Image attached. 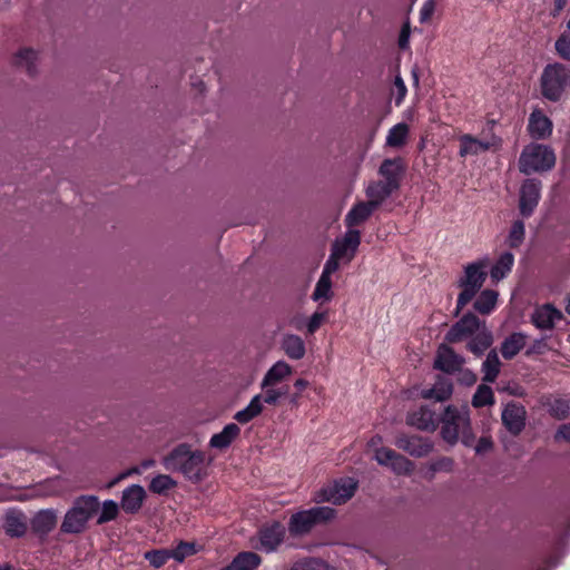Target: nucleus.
<instances>
[{
    "label": "nucleus",
    "instance_id": "33",
    "mask_svg": "<svg viewBox=\"0 0 570 570\" xmlns=\"http://www.w3.org/2000/svg\"><path fill=\"white\" fill-rule=\"evenodd\" d=\"M527 344V335L523 333H513L501 344V353L504 358H513Z\"/></svg>",
    "mask_w": 570,
    "mask_h": 570
},
{
    "label": "nucleus",
    "instance_id": "60",
    "mask_svg": "<svg viewBox=\"0 0 570 570\" xmlns=\"http://www.w3.org/2000/svg\"><path fill=\"white\" fill-rule=\"evenodd\" d=\"M308 385V382L304 379H297L294 383V386L298 390V391H302L304 389H306Z\"/></svg>",
    "mask_w": 570,
    "mask_h": 570
},
{
    "label": "nucleus",
    "instance_id": "42",
    "mask_svg": "<svg viewBox=\"0 0 570 570\" xmlns=\"http://www.w3.org/2000/svg\"><path fill=\"white\" fill-rule=\"evenodd\" d=\"M494 403L493 391L488 385H480L472 399V405L474 407H482L485 405H492Z\"/></svg>",
    "mask_w": 570,
    "mask_h": 570
},
{
    "label": "nucleus",
    "instance_id": "50",
    "mask_svg": "<svg viewBox=\"0 0 570 570\" xmlns=\"http://www.w3.org/2000/svg\"><path fill=\"white\" fill-rule=\"evenodd\" d=\"M291 570H332L325 562L317 559H307L296 562Z\"/></svg>",
    "mask_w": 570,
    "mask_h": 570
},
{
    "label": "nucleus",
    "instance_id": "22",
    "mask_svg": "<svg viewBox=\"0 0 570 570\" xmlns=\"http://www.w3.org/2000/svg\"><path fill=\"white\" fill-rule=\"evenodd\" d=\"M281 348L284 354L293 361L302 360L306 354V345L304 340L293 333H285L281 338Z\"/></svg>",
    "mask_w": 570,
    "mask_h": 570
},
{
    "label": "nucleus",
    "instance_id": "6",
    "mask_svg": "<svg viewBox=\"0 0 570 570\" xmlns=\"http://www.w3.org/2000/svg\"><path fill=\"white\" fill-rule=\"evenodd\" d=\"M261 389L262 393L254 395L249 401L248 405L235 414L234 419L237 422L242 424L250 422L253 419L257 417L264 411L265 404L276 406L288 394V386L286 385L265 386L264 381H262Z\"/></svg>",
    "mask_w": 570,
    "mask_h": 570
},
{
    "label": "nucleus",
    "instance_id": "28",
    "mask_svg": "<svg viewBox=\"0 0 570 570\" xmlns=\"http://www.w3.org/2000/svg\"><path fill=\"white\" fill-rule=\"evenodd\" d=\"M397 188L393 185L380 180L370 183L365 189V194L368 202L377 208Z\"/></svg>",
    "mask_w": 570,
    "mask_h": 570
},
{
    "label": "nucleus",
    "instance_id": "43",
    "mask_svg": "<svg viewBox=\"0 0 570 570\" xmlns=\"http://www.w3.org/2000/svg\"><path fill=\"white\" fill-rule=\"evenodd\" d=\"M119 512V505L114 500H106L100 509V513L97 519L98 524H104L112 521L117 518Z\"/></svg>",
    "mask_w": 570,
    "mask_h": 570
},
{
    "label": "nucleus",
    "instance_id": "31",
    "mask_svg": "<svg viewBox=\"0 0 570 570\" xmlns=\"http://www.w3.org/2000/svg\"><path fill=\"white\" fill-rule=\"evenodd\" d=\"M262 560L258 554L252 551L238 553L234 560L222 570H255Z\"/></svg>",
    "mask_w": 570,
    "mask_h": 570
},
{
    "label": "nucleus",
    "instance_id": "39",
    "mask_svg": "<svg viewBox=\"0 0 570 570\" xmlns=\"http://www.w3.org/2000/svg\"><path fill=\"white\" fill-rule=\"evenodd\" d=\"M498 296V292L493 289L482 291L474 302V309L481 314H490L497 305Z\"/></svg>",
    "mask_w": 570,
    "mask_h": 570
},
{
    "label": "nucleus",
    "instance_id": "40",
    "mask_svg": "<svg viewBox=\"0 0 570 570\" xmlns=\"http://www.w3.org/2000/svg\"><path fill=\"white\" fill-rule=\"evenodd\" d=\"M409 131V126L404 122L394 125L386 135V146L393 148L402 147L406 142Z\"/></svg>",
    "mask_w": 570,
    "mask_h": 570
},
{
    "label": "nucleus",
    "instance_id": "32",
    "mask_svg": "<svg viewBox=\"0 0 570 570\" xmlns=\"http://www.w3.org/2000/svg\"><path fill=\"white\" fill-rule=\"evenodd\" d=\"M453 392V386L450 380L439 379L433 387L425 389L421 392L423 399H433L438 402L448 400Z\"/></svg>",
    "mask_w": 570,
    "mask_h": 570
},
{
    "label": "nucleus",
    "instance_id": "12",
    "mask_svg": "<svg viewBox=\"0 0 570 570\" xmlns=\"http://www.w3.org/2000/svg\"><path fill=\"white\" fill-rule=\"evenodd\" d=\"M459 156L469 157L478 156L491 149H498L501 147V138L495 135L489 137L478 138L470 134L459 136Z\"/></svg>",
    "mask_w": 570,
    "mask_h": 570
},
{
    "label": "nucleus",
    "instance_id": "51",
    "mask_svg": "<svg viewBox=\"0 0 570 570\" xmlns=\"http://www.w3.org/2000/svg\"><path fill=\"white\" fill-rule=\"evenodd\" d=\"M327 320L326 312H315L306 322V331L314 334Z\"/></svg>",
    "mask_w": 570,
    "mask_h": 570
},
{
    "label": "nucleus",
    "instance_id": "59",
    "mask_svg": "<svg viewBox=\"0 0 570 570\" xmlns=\"http://www.w3.org/2000/svg\"><path fill=\"white\" fill-rule=\"evenodd\" d=\"M461 381L466 385H472L476 382V375L471 371H463L461 374Z\"/></svg>",
    "mask_w": 570,
    "mask_h": 570
},
{
    "label": "nucleus",
    "instance_id": "9",
    "mask_svg": "<svg viewBox=\"0 0 570 570\" xmlns=\"http://www.w3.org/2000/svg\"><path fill=\"white\" fill-rule=\"evenodd\" d=\"M334 515L335 511L330 507L303 510L291 517L288 530L293 535H303L308 533L315 524L332 520Z\"/></svg>",
    "mask_w": 570,
    "mask_h": 570
},
{
    "label": "nucleus",
    "instance_id": "35",
    "mask_svg": "<svg viewBox=\"0 0 570 570\" xmlns=\"http://www.w3.org/2000/svg\"><path fill=\"white\" fill-rule=\"evenodd\" d=\"M501 368V361L499 358V355L495 350H491L484 362L482 363V373H483V381L488 383H493Z\"/></svg>",
    "mask_w": 570,
    "mask_h": 570
},
{
    "label": "nucleus",
    "instance_id": "45",
    "mask_svg": "<svg viewBox=\"0 0 570 570\" xmlns=\"http://www.w3.org/2000/svg\"><path fill=\"white\" fill-rule=\"evenodd\" d=\"M453 468L454 461L448 456L439 458L431 462L429 465L431 476H434V474L438 472L450 473L453 471Z\"/></svg>",
    "mask_w": 570,
    "mask_h": 570
},
{
    "label": "nucleus",
    "instance_id": "20",
    "mask_svg": "<svg viewBox=\"0 0 570 570\" xmlns=\"http://www.w3.org/2000/svg\"><path fill=\"white\" fill-rule=\"evenodd\" d=\"M528 131L535 139H544L552 134V121L539 109L529 117Z\"/></svg>",
    "mask_w": 570,
    "mask_h": 570
},
{
    "label": "nucleus",
    "instance_id": "30",
    "mask_svg": "<svg viewBox=\"0 0 570 570\" xmlns=\"http://www.w3.org/2000/svg\"><path fill=\"white\" fill-rule=\"evenodd\" d=\"M402 170L399 159H385L379 169V174L384 178L383 181L399 188Z\"/></svg>",
    "mask_w": 570,
    "mask_h": 570
},
{
    "label": "nucleus",
    "instance_id": "24",
    "mask_svg": "<svg viewBox=\"0 0 570 570\" xmlns=\"http://www.w3.org/2000/svg\"><path fill=\"white\" fill-rule=\"evenodd\" d=\"M145 498V489L134 484L124 490L120 505L125 512L136 513L141 508Z\"/></svg>",
    "mask_w": 570,
    "mask_h": 570
},
{
    "label": "nucleus",
    "instance_id": "36",
    "mask_svg": "<svg viewBox=\"0 0 570 570\" xmlns=\"http://www.w3.org/2000/svg\"><path fill=\"white\" fill-rule=\"evenodd\" d=\"M38 60V53L30 48H23L16 52L13 57V63L21 69H24L28 73H33L36 70V62Z\"/></svg>",
    "mask_w": 570,
    "mask_h": 570
},
{
    "label": "nucleus",
    "instance_id": "5",
    "mask_svg": "<svg viewBox=\"0 0 570 570\" xmlns=\"http://www.w3.org/2000/svg\"><path fill=\"white\" fill-rule=\"evenodd\" d=\"M100 503L95 495H81L77 498L72 507L67 511L61 523L63 533L82 532L88 521L99 511Z\"/></svg>",
    "mask_w": 570,
    "mask_h": 570
},
{
    "label": "nucleus",
    "instance_id": "48",
    "mask_svg": "<svg viewBox=\"0 0 570 570\" xmlns=\"http://www.w3.org/2000/svg\"><path fill=\"white\" fill-rule=\"evenodd\" d=\"M145 558L153 567L160 568L173 557L169 550H154L146 552Z\"/></svg>",
    "mask_w": 570,
    "mask_h": 570
},
{
    "label": "nucleus",
    "instance_id": "47",
    "mask_svg": "<svg viewBox=\"0 0 570 570\" xmlns=\"http://www.w3.org/2000/svg\"><path fill=\"white\" fill-rule=\"evenodd\" d=\"M556 51L560 58L570 61V32H563L554 43Z\"/></svg>",
    "mask_w": 570,
    "mask_h": 570
},
{
    "label": "nucleus",
    "instance_id": "46",
    "mask_svg": "<svg viewBox=\"0 0 570 570\" xmlns=\"http://www.w3.org/2000/svg\"><path fill=\"white\" fill-rule=\"evenodd\" d=\"M173 559L183 562L186 557L196 553L195 544L191 542H180L175 549L169 550Z\"/></svg>",
    "mask_w": 570,
    "mask_h": 570
},
{
    "label": "nucleus",
    "instance_id": "1",
    "mask_svg": "<svg viewBox=\"0 0 570 570\" xmlns=\"http://www.w3.org/2000/svg\"><path fill=\"white\" fill-rule=\"evenodd\" d=\"M212 460L205 452L194 450L188 443H180L163 458V465L167 471L179 472L187 480L198 483L207 476V469Z\"/></svg>",
    "mask_w": 570,
    "mask_h": 570
},
{
    "label": "nucleus",
    "instance_id": "34",
    "mask_svg": "<svg viewBox=\"0 0 570 570\" xmlns=\"http://www.w3.org/2000/svg\"><path fill=\"white\" fill-rule=\"evenodd\" d=\"M513 263L514 256L511 253L505 252L501 254L495 264L491 267V279L493 282L503 279L511 272Z\"/></svg>",
    "mask_w": 570,
    "mask_h": 570
},
{
    "label": "nucleus",
    "instance_id": "63",
    "mask_svg": "<svg viewBox=\"0 0 570 570\" xmlns=\"http://www.w3.org/2000/svg\"><path fill=\"white\" fill-rule=\"evenodd\" d=\"M566 312L570 315V296L567 299Z\"/></svg>",
    "mask_w": 570,
    "mask_h": 570
},
{
    "label": "nucleus",
    "instance_id": "4",
    "mask_svg": "<svg viewBox=\"0 0 570 570\" xmlns=\"http://www.w3.org/2000/svg\"><path fill=\"white\" fill-rule=\"evenodd\" d=\"M540 89L549 101H559L570 89V65L548 63L540 76Z\"/></svg>",
    "mask_w": 570,
    "mask_h": 570
},
{
    "label": "nucleus",
    "instance_id": "13",
    "mask_svg": "<svg viewBox=\"0 0 570 570\" xmlns=\"http://www.w3.org/2000/svg\"><path fill=\"white\" fill-rule=\"evenodd\" d=\"M373 459L396 475H410L414 471V463L411 460L390 448L377 450Z\"/></svg>",
    "mask_w": 570,
    "mask_h": 570
},
{
    "label": "nucleus",
    "instance_id": "54",
    "mask_svg": "<svg viewBox=\"0 0 570 570\" xmlns=\"http://www.w3.org/2000/svg\"><path fill=\"white\" fill-rule=\"evenodd\" d=\"M472 446L476 454H484L492 449L493 442L490 436L484 435L481 436L476 443L474 442Z\"/></svg>",
    "mask_w": 570,
    "mask_h": 570
},
{
    "label": "nucleus",
    "instance_id": "53",
    "mask_svg": "<svg viewBox=\"0 0 570 570\" xmlns=\"http://www.w3.org/2000/svg\"><path fill=\"white\" fill-rule=\"evenodd\" d=\"M550 412L553 416L558 419L564 417L569 412V404L562 400H556L550 405Z\"/></svg>",
    "mask_w": 570,
    "mask_h": 570
},
{
    "label": "nucleus",
    "instance_id": "37",
    "mask_svg": "<svg viewBox=\"0 0 570 570\" xmlns=\"http://www.w3.org/2000/svg\"><path fill=\"white\" fill-rule=\"evenodd\" d=\"M62 492V487L60 485V481L58 479L47 480L42 483H39L33 490L32 493L21 498L20 500L31 499V498H40V497H53L58 495Z\"/></svg>",
    "mask_w": 570,
    "mask_h": 570
},
{
    "label": "nucleus",
    "instance_id": "14",
    "mask_svg": "<svg viewBox=\"0 0 570 570\" xmlns=\"http://www.w3.org/2000/svg\"><path fill=\"white\" fill-rule=\"evenodd\" d=\"M541 183L537 179H527L520 189V213L524 217L532 215L540 199Z\"/></svg>",
    "mask_w": 570,
    "mask_h": 570
},
{
    "label": "nucleus",
    "instance_id": "38",
    "mask_svg": "<svg viewBox=\"0 0 570 570\" xmlns=\"http://www.w3.org/2000/svg\"><path fill=\"white\" fill-rule=\"evenodd\" d=\"M6 532L11 537H21L27 531L26 518L21 513L10 512L6 517Z\"/></svg>",
    "mask_w": 570,
    "mask_h": 570
},
{
    "label": "nucleus",
    "instance_id": "8",
    "mask_svg": "<svg viewBox=\"0 0 570 570\" xmlns=\"http://www.w3.org/2000/svg\"><path fill=\"white\" fill-rule=\"evenodd\" d=\"M556 159V154L549 146L532 142L522 149L519 169L524 175L548 171L554 167Z\"/></svg>",
    "mask_w": 570,
    "mask_h": 570
},
{
    "label": "nucleus",
    "instance_id": "15",
    "mask_svg": "<svg viewBox=\"0 0 570 570\" xmlns=\"http://www.w3.org/2000/svg\"><path fill=\"white\" fill-rule=\"evenodd\" d=\"M284 537L285 528L281 523L274 522L259 531L258 543L255 547L265 552H273L283 542Z\"/></svg>",
    "mask_w": 570,
    "mask_h": 570
},
{
    "label": "nucleus",
    "instance_id": "58",
    "mask_svg": "<svg viewBox=\"0 0 570 570\" xmlns=\"http://www.w3.org/2000/svg\"><path fill=\"white\" fill-rule=\"evenodd\" d=\"M409 39H410V28H409V26H404L402 28L400 37H399L400 48L405 49L409 46Z\"/></svg>",
    "mask_w": 570,
    "mask_h": 570
},
{
    "label": "nucleus",
    "instance_id": "17",
    "mask_svg": "<svg viewBox=\"0 0 570 570\" xmlns=\"http://www.w3.org/2000/svg\"><path fill=\"white\" fill-rule=\"evenodd\" d=\"M463 363L464 358L456 354L446 344H441L439 346L434 361L435 368L445 373H454L461 370Z\"/></svg>",
    "mask_w": 570,
    "mask_h": 570
},
{
    "label": "nucleus",
    "instance_id": "2",
    "mask_svg": "<svg viewBox=\"0 0 570 570\" xmlns=\"http://www.w3.org/2000/svg\"><path fill=\"white\" fill-rule=\"evenodd\" d=\"M445 341L452 344L466 341L468 350L480 356L492 345L493 336L484 322L474 314L468 313L451 326Z\"/></svg>",
    "mask_w": 570,
    "mask_h": 570
},
{
    "label": "nucleus",
    "instance_id": "57",
    "mask_svg": "<svg viewBox=\"0 0 570 570\" xmlns=\"http://www.w3.org/2000/svg\"><path fill=\"white\" fill-rule=\"evenodd\" d=\"M383 439L380 435H374L367 442V448L376 455L377 450L386 449V446L382 445Z\"/></svg>",
    "mask_w": 570,
    "mask_h": 570
},
{
    "label": "nucleus",
    "instance_id": "56",
    "mask_svg": "<svg viewBox=\"0 0 570 570\" xmlns=\"http://www.w3.org/2000/svg\"><path fill=\"white\" fill-rule=\"evenodd\" d=\"M556 440L557 441H567V442H570V423L568 424H562L557 433H556Z\"/></svg>",
    "mask_w": 570,
    "mask_h": 570
},
{
    "label": "nucleus",
    "instance_id": "26",
    "mask_svg": "<svg viewBox=\"0 0 570 570\" xmlns=\"http://www.w3.org/2000/svg\"><path fill=\"white\" fill-rule=\"evenodd\" d=\"M376 209L368 200L367 202H358L355 204L345 216V225L348 229H354L355 226H358L366 222L373 212Z\"/></svg>",
    "mask_w": 570,
    "mask_h": 570
},
{
    "label": "nucleus",
    "instance_id": "21",
    "mask_svg": "<svg viewBox=\"0 0 570 570\" xmlns=\"http://www.w3.org/2000/svg\"><path fill=\"white\" fill-rule=\"evenodd\" d=\"M336 267L331 264H325L323 272L315 285L312 294V299L315 302L330 301L333 296L332 292V274L336 272Z\"/></svg>",
    "mask_w": 570,
    "mask_h": 570
},
{
    "label": "nucleus",
    "instance_id": "29",
    "mask_svg": "<svg viewBox=\"0 0 570 570\" xmlns=\"http://www.w3.org/2000/svg\"><path fill=\"white\" fill-rule=\"evenodd\" d=\"M239 433V426L235 423H229L219 433L210 438L209 446L218 450L227 449Z\"/></svg>",
    "mask_w": 570,
    "mask_h": 570
},
{
    "label": "nucleus",
    "instance_id": "11",
    "mask_svg": "<svg viewBox=\"0 0 570 570\" xmlns=\"http://www.w3.org/2000/svg\"><path fill=\"white\" fill-rule=\"evenodd\" d=\"M356 488L357 482L355 480L351 478L340 479L317 491L314 494V501L317 503L343 504L354 495Z\"/></svg>",
    "mask_w": 570,
    "mask_h": 570
},
{
    "label": "nucleus",
    "instance_id": "62",
    "mask_svg": "<svg viewBox=\"0 0 570 570\" xmlns=\"http://www.w3.org/2000/svg\"><path fill=\"white\" fill-rule=\"evenodd\" d=\"M567 0H554L556 11L559 12L566 6Z\"/></svg>",
    "mask_w": 570,
    "mask_h": 570
},
{
    "label": "nucleus",
    "instance_id": "61",
    "mask_svg": "<svg viewBox=\"0 0 570 570\" xmlns=\"http://www.w3.org/2000/svg\"><path fill=\"white\" fill-rule=\"evenodd\" d=\"M154 465H155V460H151V459H150V460H145V461H142V462L140 463V468H141L142 470L150 469V468H153Z\"/></svg>",
    "mask_w": 570,
    "mask_h": 570
},
{
    "label": "nucleus",
    "instance_id": "25",
    "mask_svg": "<svg viewBox=\"0 0 570 570\" xmlns=\"http://www.w3.org/2000/svg\"><path fill=\"white\" fill-rule=\"evenodd\" d=\"M57 524V512L52 509L41 510L31 520V529L39 537L51 532Z\"/></svg>",
    "mask_w": 570,
    "mask_h": 570
},
{
    "label": "nucleus",
    "instance_id": "7",
    "mask_svg": "<svg viewBox=\"0 0 570 570\" xmlns=\"http://www.w3.org/2000/svg\"><path fill=\"white\" fill-rule=\"evenodd\" d=\"M488 266L489 259L482 258L470 263L464 267V274L458 282L459 287H461L462 291L458 297L455 314H459L482 287L487 278Z\"/></svg>",
    "mask_w": 570,
    "mask_h": 570
},
{
    "label": "nucleus",
    "instance_id": "16",
    "mask_svg": "<svg viewBox=\"0 0 570 570\" xmlns=\"http://www.w3.org/2000/svg\"><path fill=\"white\" fill-rule=\"evenodd\" d=\"M394 444L400 450L415 458L425 456L433 449V444L428 439L417 435H400L395 439Z\"/></svg>",
    "mask_w": 570,
    "mask_h": 570
},
{
    "label": "nucleus",
    "instance_id": "10",
    "mask_svg": "<svg viewBox=\"0 0 570 570\" xmlns=\"http://www.w3.org/2000/svg\"><path fill=\"white\" fill-rule=\"evenodd\" d=\"M361 244V233L357 229H348L345 234L336 238L332 245V250L325 264H331L340 268V263H350Z\"/></svg>",
    "mask_w": 570,
    "mask_h": 570
},
{
    "label": "nucleus",
    "instance_id": "23",
    "mask_svg": "<svg viewBox=\"0 0 570 570\" xmlns=\"http://www.w3.org/2000/svg\"><path fill=\"white\" fill-rule=\"evenodd\" d=\"M407 423L422 431H435L438 428V419L435 413L425 406H422L407 416Z\"/></svg>",
    "mask_w": 570,
    "mask_h": 570
},
{
    "label": "nucleus",
    "instance_id": "3",
    "mask_svg": "<svg viewBox=\"0 0 570 570\" xmlns=\"http://www.w3.org/2000/svg\"><path fill=\"white\" fill-rule=\"evenodd\" d=\"M441 422V436L446 443L454 445L461 441L463 445L472 448L475 435L471 428L470 411L468 406H446Z\"/></svg>",
    "mask_w": 570,
    "mask_h": 570
},
{
    "label": "nucleus",
    "instance_id": "52",
    "mask_svg": "<svg viewBox=\"0 0 570 570\" xmlns=\"http://www.w3.org/2000/svg\"><path fill=\"white\" fill-rule=\"evenodd\" d=\"M406 92H407V89H406V86H405L403 79L401 78V76H396L394 79V88L392 91V95L395 97L396 106H400L403 102V100L406 96Z\"/></svg>",
    "mask_w": 570,
    "mask_h": 570
},
{
    "label": "nucleus",
    "instance_id": "49",
    "mask_svg": "<svg viewBox=\"0 0 570 570\" xmlns=\"http://www.w3.org/2000/svg\"><path fill=\"white\" fill-rule=\"evenodd\" d=\"M438 7L436 0H424L419 12V20L421 23L431 22Z\"/></svg>",
    "mask_w": 570,
    "mask_h": 570
},
{
    "label": "nucleus",
    "instance_id": "55",
    "mask_svg": "<svg viewBox=\"0 0 570 570\" xmlns=\"http://www.w3.org/2000/svg\"><path fill=\"white\" fill-rule=\"evenodd\" d=\"M306 322L307 321L305 320L304 315L295 314L288 318L287 324L296 331H302L304 327H306Z\"/></svg>",
    "mask_w": 570,
    "mask_h": 570
},
{
    "label": "nucleus",
    "instance_id": "27",
    "mask_svg": "<svg viewBox=\"0 0 570 570\" xmlns=\"http://www.w3.org/2000/svg\"><path fill=\"white\" fill-rule=\"evenodd\" d=\"M293 374V366L286 361L279 360L275 362L265 373L262 381L265 386L276 385L286 381Z\"/></svg>",
    "mask_w": 570,
    "mask_h": 570
},
{
    "label": "nucleus",
    "instance_id": "18",
    "mask_svg": "<svg viewBox=\"0 0 570 570\" xmlns=\"http://www.w3.org/2000/svg\"><path fill=\"white\" fill-rule=\"evenodd\" d=\"M502 422L510 433L519 434L525 425L524 407L515 403L508 404L502 412Z\"/></svg>",
    "mask_w": 570,
    "mask_h": 570
},
{
    "label": "nucleus",
    "instance_id": "41",
    "mask_svg": "<svg viewBox=\"0 0 570 570\" xmlns=\"http://www.w3.org/2000/svg\"><path fill=\"white\" fill-rule=\"evenodd\" d=\"M176 485L177 482L170 475L158 474L150 481L149 490L154 493L163 494Z\"/></svg>",
    "mask_w": 570,
    "mask_h": 570
},
{
    "label": "nucleus",
    "instance_id": "44",
    "mask_svg": "<svg viewBox=\"0 0 570 570\" xmlns=\"http://www.w3.org/2000/svg\"><path fill=\"white\" fill-rule=\"evenodd\" d=\"M524 224L522 220H515L510 229L508 236V244L510 247H519L524 239Z\"/></svg>",
    "mask_w": 570,
    "mask_h": 570
},
{
    "label": "nucleus",
    "instance_id": "19",
    "mask_svg": "<svg viewBox=\"0 0 570 570\" xmlns=\"http://www.w3.org/2000/svg\"><path fill=\"white\" fill-rule=\"evenodd\" d=\"M532 323L540 330H551L562 320V313L550 304L542 305L533 312Z\"/></svg>",
    "mask_w": 570,
    "mask_h": 570
},
{
    "label": "nucleus",
    "instance_id": "64",
    "mask_svg": "<svg viewBox=\"0 0 570 570\" xmlns=\"http://www.w3.org/2000/svg\"><path fill=\"white\" fill-rule=\"evenodd\" d=\"M0 570H12L8 564H0Z\"/></svg>",
    "mask_w": 570,
    "mask_h": 570
}]
</instances>
